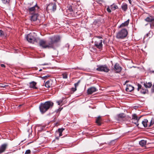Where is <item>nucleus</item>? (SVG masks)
Listing matches in <instances>:
<instances>
[{
  "label": "nucleus",
  "mask_w": 154,
  "mask_h": 154,
  "mask_svg": "<svg viewBox=\"0 0 154 154\" xmlns=\"http://www.w3.org/2000/svg\"><path fill=\"white\" fill-rule=\"evenodd\" d=\"M60 39V36L55 35L50 37L49 40L47 41L40 40L39 44L40 46L43 48H54L55 44L59 42Z\"/></svg>",
  "instance_id": "f257e3e1"
},
{
  "label": "nucleus",
  "mask_w": 154,
  "mask_h": 154,
  "mask_svg": "<svg viewBox=\"0 0 154 154\" xmlns=\"http://www.w3.org/2000/svg\"><path fill=\"white\" fill-rule=\"evenodd\" d=\"M53 103L50 101H47L43 103H41L39 108L42 113L45 112L50 108H51L53 105Z\"/></svg>",
  "instance_id": "f03ea898"
},
{
  "label": "nucleus",
  "mask_w": 154,
  "mask_h": 154,
  "mask_svg": "<svg viewBox=\"0 0 154 154\" xmlns=\"http://www.w3.org/2000/svg\"><path fill=\"white\" fill-rule=\"evenodd\" d=\"M128 34V32L127 30L126 29H123L117 33L116 37L118 39H123L127 36Z\"/></svg>",
  "instance_id": "7ed1b4c3"
},
{
  "label": "nucleus",
  "mask_w": 154,
  "mask_h": 154,
  "mask_svg": "<svg viewBox=\"0 0 154 154\" xmlns=\"http://www.w3.org/2000/svg\"><path fill=\"white\" fill-rule=\"evenodd\" d=\"M36 34L35 32L30 33L26 36L27 40L30 43H33L36 40Z\"/></svg>",
  "instance_id": "20e7f679"
},
{
  "label": "nucleus",
  "mask_w": 154,
  "mask_h": 154,
  "mask_svg": "<svg viewBox=\"0 0 154 154\" xmlns=\"http://www.w3.org/2000/svg\"><path fill=\"white\" fill-rule=\"evenodd\" d=\"M97 67L96 70L99 71L107 72L109 70V68L106 65H98Z\"/></svg>",
  "instance_id": "39448f33"
},
{
  "label": "nucleus",
  "mask_w": 154,
  "mask_h": 154,
  "mask_svg": "<svg viewBox=\"0 0 154 154\" xmlns=\"http://www.w3.org/2000/svg\"><path fill=\"white\" fill-rule=\"evenodd\" d=\"M101 38L100 37H97V39L94 42L95 46L100 50H102L103 48L102 40L100 39Z\"/></svg>",
  "instance_id": "423d86ee"
},
{
  "label": "nucleus",
  "mask_w": 154,
  "mask_h": 154,
  "mask_svg": "<svg viewBox=\"0 0 154 154\" xmlns=\"http://www.w3.org/2000/svg\"><path fill=\"white\" fill-rule=\"evenodd\" d=\"M56 9V5L54 3H50L47 6L46 10L48 11H54Z\"/></svg>",
  "instance_id": "0eeeda50"
},
{
  "label": "nucleus",
  "mask_w": 154,
  "mask_h": 154,
  "mask_svg": "<svg viewBox=\"0 0 154 154\" xmlns=\"http://www.w3.org/2000/svg\"><path fill=\"white\" fill-rule=\"evenodd\" d=\"M118 8V7L117 5L113 4L112 5H111L110 6H108L106 10L109 13H111V10L114 11Z\"/></svg>",
  "instance_id": "6e6552de"
},
{
  "label": "nucleus",
  "mask_w": 154,
  "mask_h": 154,
  "mask_svg": "<svg viewBox=\"0 0 154 154\" xmlns=\"http://www.w3.org/2000/svg\"><path fill=\"white\" fill-rule=\"evenodd\" d=\"M140 117L139 118H138L136 114H134L132 116V122L133 123H134L136 125H138V122L139 120L140 119Z\"/></svg>",
  "instance_id": "1a4fd4ad"
},
{
  "label": "nucleus",
  "mask_w": 154,
  "mask_h": 154,
  "mask_svg": "<svg viewBox=\"0 0 154 154\" xmlns=\"http://www.w3.org/2000/svg\"><path fill=\"white\" fill-rule=\"evenodd\" d=\"M8 144L7 143H4L2 145L0 146V154L4 152L7 148Z\"/></svg>",
  "instance_id": "9d476101"
},
{
  "label": "nucleus",
  "mask_w": 154,
  "mask_h": 154,
  "mask_svg": "<svg viewBox=\"0 0 154 154\" xmlns=\"http://www.w3.org/2000/svg\"><path fill=\"white\" fill-rule=\"evenodd\" d=\"M39 9V7L38 6L37 4L35 5L34 6L31 7L29 9V11L30 12H36Z\"/></svg>",
  "instance_id": "9b49d317"
},
{
  "label": "nucleus",
  "mask_w": 154,
  "mask_h": 154,
  "mask_svg": "<svg viewBox=\"0 0 154 154\" xmlns=\"http://www.w3.org/2000/svg\"><path fill=\"white\" fill-rule=\"evenodd\" d=\"M97 91V90L95 87H91L88 89L87 93L88 94H91Z\"/></svg>",
  "instance_id": "f8f14e48"
},
{
  "label": "nucleus",
  "mask_w": 154,
  "mask_h": 154,
  "mask_svg": "<svg viewBox=\"0 0 154 154\" xmlns=\"http://www.w3.org/2000/svg\"><path fill=\"white\" fill-rule=\"evenodd\" d=\"M126 117L124 113H121L117 115L116 118L118 120L122 119Z\"/></svg>",
  "instance_id": "ddd939ff"
},
{
  "label": "nucleus",
  "mask_w": 154,
  "mask_h": 154,
  "mask_svg": "<svg viewBox=\"0 0 154 154\" xmlns=\"http://www.w3.org/2000/svg\"><path fill=\"white\" fill-rule=\"evenodd\" d=\"M114 69L117 72H121L122 70L121 67L119 66V65L116 63L114 66Z\"/></svg>",
  "instance_id": "4468645a"
},
{
  "label": "nucleus",
  "mask_w": 154,
  "mask_h": 154,
  "mask_svg": "<svg viewBox=\"0 0 154 154\" xmlns=\"http://www.w3.org/2000/svg\"><path fill=\"white\" fill-rule=\"evenodd\" d=\"M134 89V88L133 87L130 85H129L127 86L125 90L127 92H131Z\"/></svg>",
  "instance_id": "2eb2a0df"
},
{
  "label": "nucleus",
  "mask_w": 154,
  "mask_h": 154,
  "mask_svg": "<svg viewBox=\"0 0 154 154\" xmlns=\"http://www.w3.org/2000/svg\"><path fill=\"white\" fill-rule=\"evenodd\" d=\"M102 120L101 117L100 116H99L96 119V122L98 125H100L102 124L101 122Z\"/></svg>",
  "instance_id": "dca6fc26"
},
{
  "label": "nucleus",
  "mask_w": 154,
  "mask_h": 154,
  "mask_svg": "<svg viewBox=\"0 0 154 154\" xmlns=\"http://www.w3.org/2000/svg\"><path fill=\"white\" fill-rule=\"evenodd\" d=\"M129 22V19H128L126 21H125L124 23H122V24H121L119 27V28H120L122 27H124L125 26H127L128 25Z\"/></svg>",
  "instance_id": "f3484780"
},
{
  "label": "nucleus",
  "mask_w": 154,
  "mask_h": 154,
  "mask_svg": "<svg viewBox=\"0 0 154 154\" xmlns=\"http://www.w3.org/2000/svg\"><path fill=\"white\" fill-rule=\"evenodd\" d=\"M38 16V14H33L31 17V20L34 21H36L37 19Z\"/></svg>",
  "instance_id": "a211bd4d"
},
{
  "label": "nucleus",
  "mask_w": 154,
  "mask_h": 154,
  "mask_svg": "<svg viewBox=\"0 0 154 154\" xmlns=\"http://www.w3.org/2000/svg\"><path fill=\"white\" fill-rule=\"evenodd\" d=\"M64 130L63 128H59L58 131H56V134H58L60 137L61 136H62V133Z\"/></svg>",
  "instance_id": "6ab92c4d"
},
{
  "label": "nucleus",
  "mask_w": 154,
  "mask_h": 154,
  "mask_svg": "<svg viewBox=\"0 0 154 154\" xmlns=\"http://www.w3.org/2000/svg\"><path fill=\"white\" fill-rule=\"evenodd\" d=\"M154 17L152 16H149L147 17L145 19V20L147 22H150V23L151 22L152 20L153 19Z\"/></svg>",
  "instance_id": "aec40b11"
},
{
  "label": "nucleus",
  "mask_w": 154,
  "mask_h": 154,
  "mask_svg": "<svg viewBox=\"0 0 154 154\" xmlns=\"http://www.w3.org/2000/svg\"><path fill=\"white\" fill-rule=\"evenodd\" d=\"M148 120L147 119H144L142 122V124L144 127H148Z\"/></svg>",
  "instance_id": "412c9836"
},
{
  "label": "nucleus",
  "mask_w": 154,
  "mask_h": 154,
  "mask_svg": "<svg viewBox=\"0 0 154 154\" xmlns=\"http://www.w3.org/2000/svg\"><path fill=\"white\" fill-rule=\"evenodd\" d=\"M144 85L145 87L146 88H149L151 87L152 86V84L151 82H149L144 83Z\"/></svg>",
  "instance_id": "4be33fe9"
},
{
  "label": "nucleus",
  "mask_w": 154,
  "mask_h": 154,
  "mask_svg": "<svg viewBox=\"0 0 154 154\" xmlns=\"http://www.w3.org/2000/svg\"><path fill=\"white\" fill-rule=\"evenodd\" d=\"M36 84V83L34 82H31L29 83V87L31 88L36 89L37 88V87H35Z\"/></svg>",
  "instance_id": "5701e85b"
},
{
  "label": "nucleus",
  "mask_w": 154,
  "mask_h": 154,
  "mask_svg": "<svg viewBox=\"0 0 154 154\" xmlns=\"http://www.w3.org/2000/svg\"><path fill=\"white\" fill-rule=\"evenodd\" d=\"M146 143V140H142L139 142V144L142 146H144Z\"/></svg>",
  "instance_id": "b1692460"
},
{
  "label": "nucleus",
  "mask_w": 154,
  "mask_h": 154,
  "mask_svg": "<svg viewBox=\"0 0 154 154\" xmlns=\"http://www.w3.org/2000/svg\"><path fill=\"white\" fill-rule=\"evenodd\" d=\"M45 86L46 87L48 88L51 87V85L50 83V82L49 80L47 81L45 83Z\"/></svg>",
  "instance_id": "393cba45"
},
{
  "label": "nucleus",
  "mask_w": 154,
  "mask_h": 154,
  "mask_svg": "<svg viewBox=\"0 0 154 154\" xmlns=\"http://www.w3.org/2000/svg\"><path fill=\"white\" fill-rule=\"evenodd\" d=\"M148 90L146 89H144L142 88L140 90V92L141 93L145 94L148 93Z\"/></svg>",
  "instance_id": "a878e982"
},
{
  "label": "nucleus",
  "mask_w": 154,
  "mask_h": 154,
  "mask_svg": "<svg viewBox=\"0 0 154 154\" xmlns=\"http://www.w3.org/2000/svg\"><path fill=\"white\" fill-rule=\"evenodd\" d=\"M122 8L124 11H126L127 9V5L126 4H123L122 5Z\"/></svg>",
  "instance_id": "bb28decb"
},
{
  "label": "nucleus",
  "mask_w": 154,
  "mask_h": 154,
  "mask_svg": "<svg viewBox=\"0 0 154 154\" xmlns=\"http://www.w3.org/2000/svg\"><path fill=\"white\" fill-rule=\"evenodd\" d=\"M62 75L63 79H66L67 78V74L65 72L63 73Z\"/></svg>",
  "instance_id": "cd10ccee"
},
{
  "label": "nucleus",
  "mask_w": 154,
  "mask_h": 154,
  "mask_svg": "<svg viewBox=\"0 0 154 154\" xmlns=\"http://www.w3.org/2000/svg\"><path fill=\"white\" fill-rule=\"evenodd\" d=\"M154 123V121H152V120H151L150 122L148 124V127H150L152 126Z\"/></svg>",
  "instance_id": "c85d7f7f"
},
{
  "label": "nucleus",
  "mask_w": 154,
  "mask_h": 154,
  "mask_svg": "<svg viewBox=\"0 0 154 154\" xmlns=\"http://www.w3.org/2000/svg\"><path fill=\"white\" fill-rule=\"evenodd\" d=\"M2 2L5 4H8L10 0H2Z\"/></svg>",
  "instance_id": "c756f323"
},
{
  "label": "nucleus",
  "mask_w": 154,
  "mask_h": 154,
  "mask_svg": "<svg viewBox=\"0 0 154 154\" xmlns=\"http://www.w3.org/2000/svg\"><path fill=\"white\" fill-rule=\"evenodd\" d=\"M5 35L4 32L2 30H0V36Z\"/></svg>",
  "instance_id": "7c9ffc66"
},
{
  "label": "nucleus",
  "mask_w": 154,
  "mask_h": 154,
  "mask_svg": "<svg viewBox=\"0 0 154 154\" xmlns=\"http://www.w3.org/2000/svg\"><path fill=\"white\" fill-rule=\"evenodd\" d=\"M150 24L151 26H154V18H153V19L152 20L151 22L150 23Z\"/></svg>",
  "instance_id": "2f4dec72"
},
{
  "label": "nucleus",
  "mask_w": 154,
  "mask_h": 154,
  "mask_svg": "<svg viewBox=\"0 0 154 154\" xmlns=\"http://www.w3.org/2000/svg\"><path fill=\"white\" fill-rule=\"evenodd\" d=\"M80 80H79L78 82L76 83H75V84H74V85H75V87L76 88V87L78 86L79 84L80 83Z\"/></svg>",
  "instance_id": "473e14b6"
},
{
  "label": "nucleus",
  "mask_w": 154,
  "mask_h": 154,
  "mask_svg": "<svg viewBox=\"0 0 154 154\" xmlns=\"http://www.w3.org/2000/svg\"><path fill=\"white\" fill-rule=\"evenodd\" d=\"M63 100H60L59 101H57V103L58 105H60L61 103L62 102Z\"/></svg>",
  "instance_id": "72a5a7b5"
},
{
  "label": "nucleus",
  "mask_w": 154,
  "mask_h": 154,
  "mask_svg": "<svg viewBox=\"0 0 154 154\" xmlns=\"http://www.w3.org/2000/svg\"><path fill=\"white\" fill-rule=\"evenodd\" d=\"M30 150L29 149L27 150L26 151L25 154H29L30 153Z\"/></svg>",
  "instance_id": "f704fd0d"
},
{
  "label": "nucleus",
  "mask_w": 154,
  "mask_h": 154,
  "mask_svg": "<svg viewBox=\"0 0 154 154\" xmlns=\"http://www.w3.org/2000/svg\"><path fill=\"white\" fill-rule=\"evenodd\" d=\"M142 86L141 85L138 84V88L137 89L138 91H139V89H141V88Z\"/></svg>",
  "instance_id": "c9c22d12"
},
{
  "label": "nucleus",
  "mask_w": 154,
  "mask_h": 154,
  "mask_svg": "<svg viewBox=\"0 0 154 154\" xmlns=\"http://www.w3.org/2000/svg\"><path fill=\"white\" fill-rule=\"evenodd\" d=\"M0 86L2 88H6V87H8V85H5L4 84H1Z\"/></svg>",
  "instance_id": "e433bc0d"
},
{
  "label": "nucleus",
  "mask_w": 154,
  "mask_h": 154,
  "mask_svg": "<svg viewBox=\"0 0 154 154\" xmlns=\"http://www.w3.org/2000/svg\"><path fill=\"white\" fill-rule=\"evenodd\" d=\"M49 77H50V75H46L45 76L43 77H42V78L43 79H47V78H48Z\"/></svg>",
  "instance_id": "4c0bfd02"
},
{
  "label": "nucleus",
  "mask_w": 154,
  "mask_h": 154,
  "mask_svg": "<svg viewBox=\"0 0 154 154\" xmlns=\"http://www.w3.org/2000/svg\"><path fill=\"white\" fill-rule=\"evenodd\" d=\"M76 90V88H72V91L73 92H74Z\"/></svg>",
  "instance_id": "58836bf2"
},
{
  "label": "nucleus",
  "mask_w": 154,
  "mask_h": 154,
  "mask_svg": "<svg viewBox=\"0 0 154 154\" xmlns=\"http://www.w3.org/2000/svg\"><path fill=\"white\" fill-rule=\"evenodd\" d=\"M151 91L152 92V93L154 92V84H153V85L152 86V88L151 89Z\"/></svg>",
  "instance_id": "ea45409f"
},
{
  "label": "nucleus",
  "mask_w": 154,
  "mask_h": 154,
  "mask_svg": "<svg viewBox=\"0 0 154 154\" xmlns=\"http://www.w3.org/2000/svg\"><path fill=\"white\" fill-rule=\"evenodd\" d=\"M1 66L2 67H4V68H5V65L4 64H1Z\"/></svg>",
  "instance_id": "a19ab883"
},
{
  "label": "nucleus",
  "mask_w": 154,
  "mask_h": 154,
  "mask_svg": "<svg viewBox=\"0 0 154 154\" xmlns=\"http://www.w3.org/2000/svg\"><path fill=\"white\" fill-rule=\"evenodd\" d=\"M102 0H96V2L97 3H99V2L101 1Z\"/></svg>",
  "instance_id": "79ce46f5"
},
{
  "label": "nucleus",
  "mask_w": 154,
  "mask_h": 154,
  "mask_svg": "<svg viewBox=\"0 0 154 154\" xmlns=\"http://www.w3.org/2000/svg\"><path fill=\"white\" fill-rule=\"evenodd\" d=\"M129 1V3L131 4V0H128Z\"/></svg>",
  "instance_id": "37998d69"
},
{
  "label": "nucleus",
  "mask_w": 154,
  "mask_h": 154,
  "mask_svg": "<svg viewBox=\"0 0 154 154\" xmlns=\"http://www.w3.org/2000/svg\"><path fill=\"white\" fill-rule=\"evenodd\" d=\"M42 69H40L39 70V71H42Z\"/></svg>",
  "instance_id": "c03bdc74"
},
{
  "label": "nucleus",
  "mask_w": 154,
  "mask_h": 154,
  "mask_svg": "<svg viewBox=\"0 0 154 154\" xmlns=\"http://www.w3.org/2000/svg\"><path fill=\"white\" fill-rule=\"evenodd\" d=\"M54 0V1H56L57 0Z\"/></svg>",
  "instance_id": "a18cd8bd"
},
{
  "label": "nucleus",
  "mask_w": 154,
  "mask_h": 154,
  "mask_svg": "<svg viewBox=\"0 0 154 154\" xmlns=\"http://www.w3.org/2000/svg\"><path fill=\"white\" fill-rule=\"evenodd\" d=\"M56 139H58V138L57 137H56Z\"/></svg>",
  "instance_id": "49530a36"
}]
</instances>
